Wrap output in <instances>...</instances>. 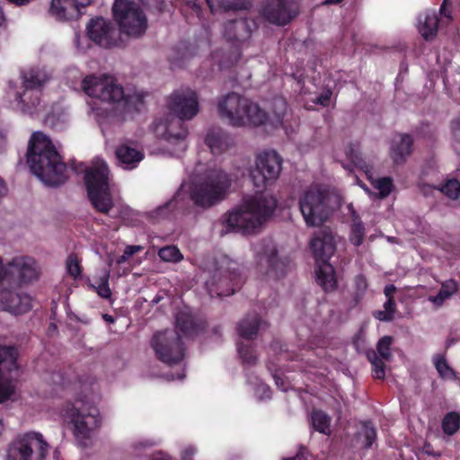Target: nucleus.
Here are the masks:
<instances>
[{"label": "nucleus", "mask_w": 460, "mask_h": 460, "mask_svg": "<svg viewBox=\"0 0 460 460\" xmlns=\"http://www.w3.org/2000/svg\"><path fill=\"white\" fill-rule=\"evenodd\" d=\"M438 190L447 198L457 199L460 197V181L456 179H449Z\"/></svg>", "instance_id": "4c0bfd02"}, {"label": "nucleus", "mask_w": 460, "mask_h": 460, "mask_svg": "<svg viewBox=\"0 0 460 460\" xmlns=\"http://www.w3.org/2000/svg\"><path fill=\"white\" fill-rule=\"evenodd\" d=\"M330 195L326 190L312 187L299 199V208L307 226H322L329 217Z\"/></svg>", "instance_id": "9d476101"}, {"label": "nucleus", "mask_w": 460, "mask_h": 460, "mask_svg": "<svg viewBox=\"0 0 460 460\" xmlns=\"http://www.w3.org/2000/svg\"><path fill=\"white\" fill-rule=\"evenodd\" d=\"M367 358L372 365L373 377L376 379H384L385 376V359L378 357L374 349L367 351Z\"/></svg>", "instance_id": "2f4dec72"}, {"label": "nucleus", "mask_w": 460, "mask_h": 460, "mask_svg": "<svg viewBox=\"0 0 460 460\" xmlns=\"http://www.w3.org/2000/svg\"><path fill=\"white\" fill-rule=\"evenodd\" d=\"M372 187L378 190L377 193H372L367 187H363L364 190L369 194L374 195L378 199H385L387 198L393 189L394 188V181L389 176L380 177V178H373L372 176L367 177Z\"/></svg>", "instance_id": "c756f323"}, {"label": "nucleus", "mask_w": 460, "mask_h": 460, "mask_svg": "<svg viewBox=\"0 0 460 460\" xmlns=\"http://www.w3.org/2000/svg\"><path fill=\"white\" fill-rule=\"evenodd\" d=\"M230 185L227 173L221 170L214 171L202 181L191 186L190 197L197 207L207 209L226 199Z\"/></svg>", "instance_id": "6e6552de"}, {"label": "nucleus", "mask_w": 460, "mask_h": 460, "mask_svg": "<svg viewBox=\"0 0 460 460\" xmlns=\"http://www.w3.org/2000/svg\"><path fill=\"white\" fill-rule=\"evenodd\" d=\"M277 206L278 200L273 195L257 192L226 212L222 223L227 231L252 234L272 217Z\"/></svg>", "instance_id": "f03ea898"}, {"label": "nucleus", "mask_w": 460, "mask_h": 460, "mask_svg": "<svg viewBox=\"0 0 460 460\" xmlns=\"http://www.w3.org/2000/svg\"><path fill=\"white\" fill-rule=\"evenodd\" d=\"M196 453V449L193 447H186L181 453L182 460H192L193 456Z\"/></svg>", "instance_id": "6e6d98bb"}, {"label": "nucleus", "mask_w": 460, "mask_h": 460, "mask_svg": "<svg viewBox=\"0 0 460 460\" xmlns=\"http://www.w3.org/2000/svg\"><path fill=\"white\" fill-rule=\"evenodd\" d=\"M399 140L394 139L391 146V157L394 164H402L412 152L413 139L409 134H400Z\"/></svg>", "instance_id": "cd10ccee"}, {"label": "nucleus", "mask_w": 460, "mask_h": 460, "mask_svg": "<svg viewBox=\"0 0 460 460\" xmlns=\"http://www.w3.org/2000/svg\"><path fill=\"white\" fill-rule=\"evenodd\" d=\"M219 117L233 127H258L268 120V113L251 100L234 92L224 95L217 102Z\"/></svg>", "instance_id": "423d86ee"}, {"label": "nucleus", "mask_w": 460, "mask_h": 460, "mask_svg": "<svg viewBox=\"0 0 460 460\" xmlns=\"http://www.w3.org/2000/svg\"><path fill=\"white\" fill-rule=\"evenodd\" d=\"M225 291H226L225 293H219L218 289H208V296L211 298H214V297L220 298L222 296H230L234 294V289L226 288V289H225Z\"/></svg>", "instance_id": "3c124183"}, {"label": "nucleus", "mask_w": 460, "mask_h": 460, "mask_svg": "<svg viewBox=\"0 0 460 460\" xmlns=\"http://www.w3.org/2000/svg\"><path fill=\"white\" fill-rule=\"evenodd\" d=\"M32 299L22 289H2L0 304L3 310L22 314L31 308Z\"/></svg>", "instance_id": "5701e85b"}, {"label": "nucleus", "mask_w": 460, "mask_h": 460, "mask_svg": "<svg viewBox=\"0 0 460 460\" xmlns=\"http://www.w3.org/2000/svg\"><path fill=\"white\" fill-rule=\"evenodd\" d=\"M6 193H7V187L5 185V182L2 178H0V199L2 197H4V195H6Z\"/></svg>", "instance_id": "e2e57ef3"}, {"label": "nucleus", "mask_w": 460, "mask_h": 460, "mask_svg": "<svg viewBox=\"0 0 460 460\" xmlns=\"http://www.w3.org/2000/svg\"><path fill=\"white\" fill-rule=\"evenodd\" d=\"M76 0H52L49 13L58 20L78 19L83 11L79 10Z\"/></svg>", "instance_id": "393cba45"}, {"label": "nucleus", "mask_w": 460, "mask_h": 460, "mask_svg": "<svg viewBox=\"0 0 460 460\" xmlns=\"http://www.w3.org/2000/svg\"><path fill=\"white\" fill-rule=\"evenodd\" d=\"M331 96H332V92L330 90H328L327 92L320 94L316 98L315 103L320 104L323 107H327L330 104Z\"/></svg>", "instance_id": "09e8293b"}, {"label": "nucleus", "mask_w": 460, "mask_h": 460, "mask_svg": "<svg viewBox=\"0 0 460 460\" xmlns=\"http://www.w3.org/2000/svg\"><path fill=\"white\" fill-rule=\"evenodd\" d=\"M258 23L254 19L238 17L226 21L223 25L224 39L236 49L240 55L241 48L249 42L252 33L257 31Z\"/></svg>", "instance_id": "6ab92c4d"}, {"label": "nucleus", "mask_w": 460, "mask_h": 460, "mask_svg": "<svg viewBox=\"0 0 460 460\" xmlns=\"http://www.w3.org/2000/svg\"><path fill=\"white\" fill-rule=\"evenodd\" d=\"M102 319L109 323H114V318L108 314H102Z\"/></svg>", "instance_id": "774afa93"}, {"label": "nucleus", "mask_w": 460, "mask_h": 460, "mask_svg": "<svg viewBox=\"0 0 460 460\" xmlns=\"http://www.w3.org/2000/svg\"><path fill=\"white\" fill-rule=\"evenodd\" d=\"M258 13L265 22L283 27L299 15L300 5L296 0H268Z\"/></svg>", "instance_id": "f3484780"}, {"label": "nucleus", "mask_w": 460, "mask_h": 460, "mask_svg": "<svg viewBox=\"0 0 460 460\" xmlns=\"http://www.w3.org/2000/svg\"><path fill=\"white\" fill-rule=\"evenodd\" d=\"M452 131L454 138L460 142V117L452 122Z\"/></svg>", "instance_id": "864d4df0"}, {"label": "nucleus", "mask_w": 460, "mask_h": 460, "mask_svg": "<svg viewBox=\"0 0 460 460\" xmlns=\"http://www.w3.org/2000/svg\"><path fill=\"white\" fill-rule=\"evenodd\" d=\"M174 332L178 334L194 337L204 330L205 322L195 315L190 307L184 306L174 314Z\"/></svg>", "instance_id": "4be33fe9"}, {"label": "nucleus", "mask_w": 460, "mask_h": 460, "mask_svg": "<svg viewBox=\"0 0 460 460\" xmlns=\"http://www.w3.org/2000/svg\"><path fill=\"white\" fill-rule=\"evenodd\" d=\"M115 156L121 168L132 170L143 160L144 154L128 145L122 144L116 148Z\"/></svg>", "instance_id": "a878e982"}, {"label": "nucleus", "mask_w": 460, "mask_h": 460, "mask_svg": "<svg viewBox=\"0 0 460 460\" xmlns=\"http://www.w3.org/2000/svg\"><path fill=\"white\" fill-rule=\"evenodd\" d=\"M395 290L396 289H385V295L387 300L385 301L384 307H385V310L391 311L392 315L394 314L395 310H396V305L393 299V294L394 293Z\"/></svg>", "instance_id": "49530a36"}, {"label": "nucleus", "mask_w": 460, "mask_h": 460, "mask_svg": "<svg viewBox=\"0 0 460 460\" xmlns=\"http://www.w3.org/2000/svg\"><path fill=\"white\" fill-rule=\"evenodd\" d=\"M86 31L89 39L100 47L109 49L116 45L117 31L111 21L102 17L93 18L87 24Z\"/></svg>", "instance_id": "412c9836"}, {"label": "nucleus", "mask_w": 460, "mask_h": 460, "mask_svg": "<svg viewBox=\"0 0 460 460\" xmlns=\"http://www.w3.org/2000/svg\"><path fill=\"white\" fill-rule=\"evenodd\" d=\"M94 278H97L98 280H94V283L90 284L88 288H109L110 271L107 268L102 267L99 269Z\"/></svg>", "instance_id": "37998d69"}, {"label": "nucleus", "mask_w": 460, "mask_h": 460, "mask_svg": "<svg viewBox=\"0 0 460 460\" xmlns=\"http://www.w3.org/2000/svg\"><path fill=\"white\" fill-rule=\"evenodd\" d=\"M259 389H261L263 392V394H264L265 398H270V391L269 386H267L265 385H261L259 386Z\"/></svg>", "instance_id": "69168bd1"}, {"label": "nucleus", "mask_w": 460, "mask_h": 460, "mask_svg": "<svg viewBox=\"0 0 460 460\" xmlns=\"http://www.w3.org/2000/svg\"><path fill=\"white\" fill-rule=\"evenodd\" d=\"M61 414L68 422L76 446L90 447L101 426L99 410L92 403L76 401L75 403H66Z\"/></svg>", "instance_id": "39448f33"}, {"label": "nucleus", "mask_w": 460, "mask_h": 460, "mask_svg": "<svg viewBox=\"0 0 460 460\" xmlns=\"http://www.w3.org/2000/svg\"><path fill=\"white\" fill-rule=\"evenodd\" d=\"M457 289H453L450 291L449 289H440L439 293L437 296H430L429 301H431L434 305L440 306L446 299H448Z\"/></svg>", "instance_id": "c03bdc74"}, {"label": "nucleus", "mask_w": 460, "mask_h": 460, "mask_svg": "<svg viewBox=\"0 0 460 460\" xmlns=\"http://www.w3.org/2000/svg\"><path fill=\"white\" fill-rule=\"evenodd\" d=\"M447 0H444L441 6H440V14L447 17L449 21L452 20L451 12L447 9Z\"/></svg>", "instance_id": "13d9d810"}, {"label": "nucleus", "mask_w": 460, "mask_h": 460, "mask_svg": "<svg viewBox=\"0 0 460 460\" xmlns=\"http://www.w3.org/2000/svg\"><path fill=\"white\" fill-rule=\"evenodd\" d=\"M49 444L37 432H28L17 438L9 447L6 460H44Z\"/></svg>", "instance_id": "4468645a"}, {"label": "nucleus", "mask_w": 460, "mask_h": 460, "mask_svg": "<svg viewBox=\"0 0 460 460\" xmlns=\"http://www.w3.org/2000/svg\"><path fill=\"white\" fill-rule=\"evenodd\" d=\"M93 0H76L79 10L82 11L86 6L90 5Z\"/></svg>", "instance_id": "680f3d73"}, {"label": "nucleus", "mask_w": 460, "mask_h": 460, "mask_svg": "<svg viewBox=\"0 0 460 460\" xmlns=\"http://www.w3.org/2000/svg\"><path fill=\"white\" fill-rule=\"evenodd\" d=\"M170 206H171V203H166L164 206L157 208V209L155 211H154L153 213L155 214V217H165V213H167Z\"/></svg>", "instance_id": "4d7b16f0"}, {"label": "nucleus", "mask_w": 460, "mask_h": 460, "mask_svg": "<svg viewBox=\"0 0 460 460\" xmlns=\"http://www.w3.org/2000/svg\"><path fill=\"white\" fill-rule=\"evenodd\" d=\"M156 444L155 440L152 439H145L141 441L135 442L132 445V448L135 454H139L142 450L146 448H150Z\"/></svg>", "instance_id": "de8ad7c7"}, {"label": "nucleus", "mask_w": 460, "mask_h": 460, "mask_svg": "<svg viewBox=\"0 0 460 460\" xmlns=\"http://www.w3.org/2000/svg\"><path fill=\"white\" fill-rule=\"evenodd\" d=\"M26 158L31 172L46 185L56 187L66 181L68 165L44 133L38 131L31 135Z\"/></svg>", "instance_id": "f257e3e1"}, {"label": "nucleus", "mask_w": 460, "mask_h": 460, "mask_svg": "<svg viewBox=\"0 0 460 460\" xmlns=\"http://www.w3.org/2000/svg\"><path fill=\"white\" fill-rule=\"evenodd\" d=\"M98 295L103 298H110L111 296V289H95Z\"/></svg>", "instance_id": "052dcab7"}, {"label": "nucleus", "mask_w": 460, "mask_h": 460, "mask_svg": "<svg viewBox=\"0 0 460 460\" xmlns=\"http://www.w3.org/2000/svg\"><path fill=\"white\" fill-rule=\"evenodd\" d=\"M66 274L73 278L75 280L81 278L83 267L81 259L76 253H70L66 260Z\"/></svg>", "instance_id": "72a5a7b5"}, {"label": "nucleus", "mask_w": 460, "mask_h": 460, "mask_svg": "<svg viewBox=\"0 0 460 460\" xmlns=\"http://www.w3.org/2000/svg\"><path fill=\"white\" fill-rule=\"evenodd\" d=\"M47 75L39 69H31L22 74V92L16 93L15 100L24 113H33L40 105L42 88Z\"/></svg>", "instance_id": "2eb2a0df"}, {"label": "nucleus", "mask_w": 460, "mask_h": 460, "mask_svg": "<svg viewBox=\"0 0 460 460\" xmlns=\"http://www.w3.org/2000/svg\"><path fill=\"white\" fill-rule=\"evenodd\" d=\"M365 237L364 224L358 220L354 221L351 225L349 241L355 246H360Z\"/></svg>", "instance_id": "a19ab883"}, {"label": "nucleus", "mask_w": 460, "mask_h": 460, "mask_svg": "<svg viewBox=\"0 0 460 460\" xmlns=\"http://www.w3.org/2000/svg\"><path fill=\"white\" fill-rule=\"evenodd\" d=\"M237 349L243 364L246 366H254L257 363V355L252 347L244 345L243 342H238Z\"/></svg>", "instance_id": "e433bc0d"}, {"label": "nucleus", "mask_w": 460, "mask_h": 460, "mask_svg": "<svg viewBox=\"0 0 460 460\" xmlns=\"http://www.w3.org/2000/svg\"><path fill=\"white\" fill-rule=\"evenodd\" d=\"M150 346L156 358L169 366L179 364L185 357L184 344L173 330L158 331L154 333Z\"/></svg>", "instance_id": "ddd939ff"}, {"label": "nucleus", "mask_w": 460, "mask_h": 460, "mask_svg": "<svg viewBox=\"0 0 460 460\" xmlns=\"http://www.w3.org/2000/svg\"><path fill=\"white\" fill-rule=\"evenodd\" d=\"M205 144L213 155H217L226 152L234 144V140L227 132L217 128L208 131Z\"/></svg>", "instance_id": "b1692460"}, {"label": "nucleus", "mask_w": 460, "mask_h": 460, "mask_svg": "<svg viewBox=\"0 0 460 460\" xmlns=\"http://www.w3.org/2000/svg\"><path fill=\"white\" fill-rule=\"evenodd\" d=\"M282 158L274 150L265 151L256 157L255 167L250 172L254 187L264 189L274 183L282 170Z\"/></svg>", "instance_id": "dca6fc26"}, {"label": "nucleus", "mask_w": 460, "mask_h": 460, "mask_svg": "<svg viewBox=\"0 0 460 460\" xmlns=\"http://www.w3.org/2000/svg\"><path fill=\"white\" fill-rule=\"evenodd\" d=\"M285 460H306V458L303 453H298V454H296V456L291 457V458H287Z\"/></svg>", "instance_id": "338daca9"}, {"label": "nucleus", "mask_w": 460, "mask_h": 460, "mask_svg": "<svg viewBox=\"0 0 460 460\" xmlns=\"http://www.w3.org/2000/svg\"><path fill=\"white\" fill-rule=\"evenodd\" d=\"M181 11L187 19L195 16L200 21L203 17V8L197 0H181Z\"/></svg>", "instance_id": "f704fd0d"}, {"label": "nucleus", "mask_w": 460, "mask_h": 460, "mask_svg": "<svg viewBox=\"0 0 460 460\" xmlns=\"http://www.w3.org/2000/svg\"><path fill=\"white\" fill-rule=\"evenodd\" d=\"M71 169L76 173L84 172V181L88 199L96 211L108 214L113 208V200L110 191L109 169L101 164L84 169L83 164H72Z\"/></svg>", "instance_id": "0eeeda50"}, {"label": "nucleus", "mask_w": 460, "mask_h": 460, "mask_svg": "<svg viewBox=\"0 0 460 460\" xmlns=\"http://www.w3.org/2000/svg\"><path fill=\"white\" fill-rule=\"evenodd\" d=\"M256 261L261 270L264 269L267 275L272 273L277 279L284 277L288 271V263L279 258L278 249L271 240L261 243L256 252Z\"/></svg>", "instance_id": "aec40b11"}, {"label": "nucleus", "mask_w": 460, "mask_h": 460, "mask_svg": "<svg viewBox=\"0 0 460 460\" xmlns=\"http://www.w3.org/2000/svg\"><path fill=\"white\" fill-rule=\"evenodd\" d=\"M82 88L92 98L121 106L124 113H139L145 105L144 93L126 95L122 86L108 78L87 75L82 81Z\"/></svg>", "instance_id": "20e7f679"}, {"label": "nucleus", "mask_w": 460, "mask_h": 460, "mask_svg": "<svg viewBox=\"0 0 460 460\" xmlns=\"http://www.w3.org/2000/svg\"><path fill=\"white\" fill-rule=\"evenodd\" d=\"M142 249H143V247L140 246V245H128L125 248V250H124V253L122 255V258L124 260L128 259L129 257H131L135 253L142 251Z\"/></svg>", "instance_id": "8fccbe9b"}, {"label": "nucleus", "mask_w": 460, "mask_h": 460, "mask_svg": "<svg viewBox=\"0 0 460 460\" xmlns=\"http://www.w3.org/2000/svg\"><path fill=\"white\" fill-rule=\"evenodd\" d=\"M207 5L208 6L211 13H217L218 11H228L230 9H234V7L228 3H226L223 0H218V4L216 6L213 4L212 0H206Z\"/></svg>", "instance_id": "a18cd8bd"}, {"label": "nucleus", "mask_w": 460, "mask_h": 460, "mask_svg": "<svg viewBox=\"0 0 460 460\" xmlns=\"http://www.w3.org/2000/svg\"><path fill=\"white\" fill-rule=\"evenodd\" d=\"M394 339L391 336L382 337L376 344V353L379 358H384L385 361H389L392 358L391 346Z\"/></svg>", "instance_id": "58836bf2"}, {"label": "nucleus", "mask_w": 460, "mask_h": 460, "mask_svg": "<svg viewBox=\"0 0 460 460\" xmlns=\"http://www.w3.org/2000/svg\"><path fill=\"white\" fill-rule=\"evenodd\" d=\"M312 425L315 430L328 435L331 433V418L323 411H314L311 414Z\"/></svg>", "instance_id": "7c9ffc66"}, {"label": "nucleus", "mask_w": 460, "mask_h": 460, "mask_svg": "<svg viewBox=\"0 0 460 460\" xmlns=\"http://www.w3.org/2000/svg\"><path fill=\"white\" fill-rule=\"evenodd\" d=\"M358 437L364 438V447L369 448L376 438V430L371 422H364Z\"/></svg>", "instance_id": "79ce46f5"}, {"label": "nucleus", "mask_w": 460, "mask_h": 460, "mask_svg": "<svg viewBox=\"0 0 460 460\" xmlns=\"http://www.w3.org/2000/svg\"><path fill=\"white\" fill-rule=\"evenodd\" d=\"M40 277V267L36 260L30 256H16L3 264L0 257V285L30 284Z\"/></svg>", "instance_id": "f8f14e48"}, {"label": "nucleus", "mask_w": 460, "mask_h": 460, "mask_svg": "<svg viewBox=\"0 0 460 460\" xmlns=\"http://www.w3.org/2000/svg\"><path fill=\"white\" fill-rule=\"evenodd\" d=\"M158 256L164 261L177 262L182 259L180 250L174 245H168L158 251Z\"/></svg>", "instance_id": "ea45409f"}, {"label": "nucleus", "mask_w": 460, "mask_h": 460, "mask_svg": "<svg viewBox=\"0 0 460 460\" xmlns=\"http://www.w3.org/2000/svg\"><path fill=\"white\" fill-rule=\"evenodd\" d=\"M460 428V415L451 411L446 414L442 420V429L448 436L454 435Z\"/></svg>", "instance_id": "c9c22d12"}, {"label": "nucleus", "mask_w": 460, "mask_h": 460, "mask_svg": "<svg viewBox=\"0 0 460 460\" xmlns=\"http://www.w3.org/2000/svg\"><path fill=\"white\" fill-rule=\"evenodd\" d=\"M367 280H366V278L362 275H358L357 276L356 278V288H367Z\"/></svg>", "instance_id": "bf43d9fd"}, {"label": "nucleus", "mask_w": 460, "mask_h": 460, "mask_svg": "<svg viewBox=\"0 0 460 460\" xmlns=\"http://www.w3.org/2000/svg\"><path fill=\"white\" fill-rule=\"evenodd\" d=\"M168 108L176 118L165 122L156 119L152 127L157 137L174 144L187 137L188 128L184 120L191 119L199 111L197 93L189 88L174 91L169 97Z\"/></svg>", "instance_id": "7ed1b4c3"}, {"label": "nucleus", "mask_w": 460, "mask_h": 460, "mask_svg": "<svg viewBox=\"0 0 460 460\" xmlns=\"http://www.w3.org/2000/svg\"><path fill=\"white\" fill-rule=\"evenodd\" d=\"M18 349L14 346L0 345V402L12 399L16 391V381L10 376L17 370Z\"/></svg>", "instance_id": "a211bd4d"}, {"label": "nucleus", "mask_w": 460, "mask_h": 460, "mask_svg": "<svg viewBox=\"0 0 460 460\" xmlns=\"http://www.w3.org/2000/svg\"><path fill=\"white\" fill-rule=\"evenodd\" d=\"M115 21L121 32L132 37L142 36L147 28V19L141 7L129 0H115L112 6Z\"/></svg>", "instance_id": "9b49d317"}, {"label": "nucleus", "mask_w": 460, "mask_h": 460, "mask_svg": "<svg viewBox=\"0 0 460 460\" xmlns=\"http://www.w3.org/2000/svg\"><path fill=\"white\" fill-rule=\"evenodd\" d=\"M433 362L435 367L439 375V376L443 379H454L456 377V373L454 369L447 363L445 356L440 354H436L433 358Z\"/></svg>", "instance_id": "473e14b6"}, {"label": "nucleus", "mask_w": 460, "mask_h": 460, "mask_svg": "<svg viewBox=\"0 0 460 460\" xmlns=\"http://www.w3.org/2000/svg\"><path fill=\"white\" fill-rule=\"evenodd\" d=\"M143 5L147 8L161 9L162 0H138Z\"/></svg>", "instance_id": "5fc2aeb1"}, {"label": "nucleus", "mask_w": 460, "mask_h": 460, "mask_svg": "<svg viewBox=\"0 0 460 460\" xmlns=\"http://www.w3.org/2000/svg\"><path fill=\"white\" fill-rule=\"evenodd\" d=\"M263 326L268 327V323L258 314H248L238 323L237 333L243 339L253 340Z\"/></svg>", "instance_id": "bb28decb"}, {"label": "nucleus", "mask_w": 460, "mask_h": 460, "mask_svg": "<svg viewBox=\"0 0 460 460\" xmlns=\"http://www.w3.org/2000/svg\"><path fill=\"white\" fill-rule=\"evenodd\" d=\"M276 385L283 391H286L288 389L287 385H285L284 381L281 380L278 376H274Z\"/></svg>", "instance_id": "0e129e2a"}, {"label": "nucleus", "mask_w": 460, "mask_h": 460, "mask_svg": "<svg viewBox=\"0 0 460 460\" xmlns=\"http://www.w3.org/2000/svg\"><path fill=\"white\" fill-rule=\"evenodd\" d=\"M310 248L317 261L316 283L321 288H337L334 268L328 261L336 251L332 234L323 232L314 235L310 242Z\"/></svg>", "instance_id": "1a4fd4ad"}, {"label": "nucleus", "mask_w": 460, "mask_h": 460, "mask_svg": "<svg viewBox=\"0 0 460 460\" xmlns=\"http://www.w3.org/2000/svg\"><path fill=\"white\" fill-rule=\"evenodd\" d=\"M374 316L380 321H386V322L391 321L394 318V315H392L391 311H386V310L376 311L374 314Z\"/></svg>", "instance_id": "603ef678"}, {"label": "nucleus", "mask_w": 460, "mask_h": 460, "mask_svg": "<svg viewBox=\"0 0 460 460\" xmlns=\"http://www.w3.org/2000/svg\"><path fill=\"white\" fill-rule=\"evenodd\" d=\"M439 18L434 11H427L419 17V31L426 41L432 40L438 34Z\"/></svg>", "instance_id": "c85d7f7f"}]
</instances>
